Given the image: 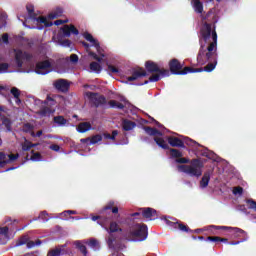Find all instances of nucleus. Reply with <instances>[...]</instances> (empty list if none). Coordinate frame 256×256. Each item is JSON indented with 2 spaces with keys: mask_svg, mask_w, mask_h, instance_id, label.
Instances as JSON below:
<instances>
[{
  "mask_svg": "<svg viewBox=\"0 0 256 256\" xmlns=\"http://www.w3.org/2000/svg\"><path fill=\"white\" fill-rule=\"evenodd\" d=\"M0 121H2V125L6 127V131L8 133H11V131H13V128H12L13 122H11V119H9L8 117L0 113Z\"/></svg>",
  "mask_w": 256,
  "mask_h": 256,
  "instance_id": "6ab92c4d",
  "label": "nucleus"
},
{
  "mask_svg": "<svg viewBox=\"0 0 256 256\" xmlns=\"http://www.w3.org/2000/svg\"><path fill=\"white\" fill-rule=\"evenodd\" d=\"M62 33L64 37H71V33L73 35H79V30L75 27V25H64L62 28Z\"/></svg>",
  "mask_w": 256,
  "mask_h": 256,
  "instance_id": "dca6fc26",
  "label": "nucleus"
},
{
  "mask_svg": "<svg viewBox=\"0 0 256 256\" xmlns=\"http://www.w3.org/2000/svg\"><path fill=\"white\" fill-rule=\"evenodd\" d=\"M7 69H9V64L0 63V71H7Z\"/></svg>",
  "mask_w": 256,
  "mask_h": 256,
  "instance_id": "0e129e2a",
  "label": "nucleus"
},
{
  "mask_svg": "<svg viewBox=\"0 0 256 256\" xmlns=\"http://www.w3.org/2000/svg\"><path fill=\"white\" fill-rule=\"evenodd\" d=\"M54 111L51 110V108L44 106L38 111V115L40 117H51L53 115Z\"/></svg>",
  "mask_w": 256,
  "mask_h": 256,
  "instance_id": "393cba45",
  "label": "nucleus"
},
{
  "mask_svg": "<svg viewBox=\"0 0 256 256\" xmlns=\"http://www.w3.org/2000/svg\"><path fill=\"white\" fill-rule=\"evenodd\" d=\"M59 43L62 47H71V40L69 39L59 40Z\"/></svg>",
  "mask_w": 256,
  "mask_h": 256,
  "instance_id": "3c124183",
  "label": "nucleus"
},
{
  "mask_svg": "<svg viewBox=\"0 0 256 256\" xmlns=\"http://www.w3.org/2000/svg\"><path fill=\"white\" fill-rule=\"evenodd\" d=\"M149 235L147 225L136 224L130 231L124 234L126 241H145Z\"/></svg>",
  "mask_w": 256,
  "mask_h": 256,
  "instance_id": "20e7f679",
  "label": "nucleus"
},
{
  "mask_svg": "<svg viewBox=\"0 0 256 256\" xmlns=\"http://www.w3.org/2000/svg\"><path fill=\"white\" fill-rule=\"evenodd\" d=\"M54 89L59 91L60 93H68L69 89H71V82L67 79L60 78L56 80L54 83Z\"/></svg>",
  "mask_w": 256,
  "mask_h": 256,
  "instance_id": "9b49d317",
  "label": "nucleus"
},
{
  "mask_svg": "<svg viewBox=\"0 0 256 256\" xmlns=\"http://www.w3.org/2000/svg\"><path fill=\"white\" fill-rule=\"evenodd\" d=\"M108 233H123V229L119 227V224L115 221L110 222L109 228H106Z\"/></svg>",
  "mask_w": 256,
  "mask_h": 256,
  "instance_id": "b1692460",
  "label": "nucleus"
},
{
  "mask_svg": "<svg viewBox=\"0 0 256 256\" xmlns=\"http://www.w3.org/2000/svg\"><path fill=\"white\" fill-rule=\"evenodd\" d=\"M145 68L148 71V73H157L153 74L152 76L149 77V80L144 81L141 85H147L149 81L151 83H157V81L161 80V77H169V70L165 68H159L157 63L148 60L145 63Z\"/></svg>",
  "mask_w": 256,
  "mask_h": 256,
  "instance_id": "7ed1b4c3",
  "label": "nucleus"
},
{
  "mask_svg": "<svg viewBox=\"0 0 256 256\" xmlns=\"http://www.w3.org/2000/svg\"><path fill=\"white\" fill-rule=\"evenodd\" d=\"M108 71H110V73H119V68L113 65H108Z\"/></svg>",
  "mask_w": 256,
  "mask_h": 256,
  "instance_id": "052dcab7",
  "label": "nucleus"
},
{
  "mask_svg": "<svg viewBox=\"0 0 256 256\" xmlns=\"http://www.w3.org/2000/svg\"><path fill=\"white\" fill-rule=\"evenodd\" d=\"M92 221H100L101 223H108L109 218L104 217V216H93Z\"/></svg>",
  "mask_w": 256,
  "mask_h": 256,
  "instance_id": "09e8293b",
  "label": "nucleus"
},
{
  "mask_svg": "<svg viewBox=\"0 0 256 256\" xmlns=\"http://www.w3.org/2000/svg\"><path fill=\"white\" fill-rule=\"evenodd\" d=\"M9 234V227H0V235H8Z\"/></svg>",
  "mask_w": 256,
  "mask_h": 256,
  "instance_id": "13d9d810",
  "label": "nucleus"
},
{
  "mask_svg": "<svg viewBox=\"0 0 256 256\" xmlns=\"http://www.w3.org/2000/svg\"><path fill=\"white\" fill-rule=\"evenodd\" d=\"M209 181H211V172L207 171L200 180V187L202 189L207 188L209 186Z\"/></svg>",
  "mask_w": 256,
  "mask_h": 256,
  "instance_id": "412c9836",
  "label": "nucleus"
},
{
  "mask_svg": "<svg viewBox=\"0 0 256 256\" xmlns=\"http://www.w3.org/2000/svg\"><path fill=\"white\" fill-rule=\"evenodd\" d=\"M191 3H193L194 11L196 13H203V3L201 0H191Z\"/></svg>",
  "mask_w": 256,
  "mask_h": 256,
  "instance_id": "c756f323",
  "label": "nucleus"
},
{
  "mask_svg": "<svg viewBox=\"0 0 256 256\" xmlns=\"http://www.w3.org/2000/svg\"><path fill=\"white\" fill-rule=\"evenodd\" d=\"M86 97H88L91 106L96 109L103 107V105H107V98L97 92H87Z\"/></svg>",
  "mask_w": 256,
  "mask_h": 256,
  "instance_id": "6e6552de",
  "label": "nucleus"
},
{
  "mask_svg": "<svg viewBox=\"0 0 256 256\" xmlns=\"http://www.w3.org/2000/svg\"><path fill=\"white\" fill-rule=\"evenodd\" d=\"M107 211H111L114 215L119 213V207L115 206V201H109L104 208L102 209V213H107Z\"/></svg>",
  "mask_w": 256,
  "mask_h": 256,
  "instance_id": "a211bd4d",
  "label": "nucleus"
},
{
  "mask_svg": "<svg viewBox=\"0 0 256 256\" xmlns=\"http://www.w3.org/2000/svg\"><path fill=\"white\" fill-rule=\"evenodd\" d=\"M81 45H83L84 49H86L87 53L91 51V45L85 41H80Z\"/></svg>",
  "mask_w": 256,
  "mask_h": 256,
  "instance_id": "bf43d9fd",
  "label": "nucleus"
},
{
  "mask_svg": "<svg viewBox=\"0 0 256 256\" xmlns=\"http://www.w3.org/2000/svg\"><path fill=\"white\" fill-rule=\"evenodd\" d=\"M115 241H117V236L113 233H109L108 239H107V244L109 247H113Z\"/></svg>",
  "mask_w": 256,
  "mask_h": 256,
  "instance_id": "a19ab883",
  "label": "nucleus"
},
{
  "mask_svg": "<svg viewBox=\"0 0 256 256\" xmlns=\"http://www.w3.org/2000/svg\"><path fill=\"white\" fill-rule=\"evenodd\" d=\"M176 163H180L181 165L178 166V171L181 173H186V175H189L190 177H201L203 175V162L198 159H192L189 160V158H177ZM187 163H190V165H185Z\"/></svg>",
  "mask_w": 256,
  "mask_h": 256,
  "instance_id": "f03ea898",
  "label": "nucleus"
},
{
  "mask_svg": "<svg viewBox=\"0 0 256 256\" xmlns=\"http://www.w3.org/2000/svg\"><path fill=\"white\" fill-rule=\"evenodd\" d=\"M137 127V124L131 120H123L122 129L124 131H133Z\"/></svg>",
  "mask_w": 256,
  "mask_h": 256,
  "instance_id": "4be33fe9",
  "label": "nucleus"
},
{
  "mask_svg": "<svg viewBox=\"0 0 256 256\" xmlns=\"http://www.w3.org/2000/svg\"><path fill=\"white\" fill-rule=\"evenodd\" d=\"M63 16V8H56V10L48 15L50 19H57Z\"/></svg>",
  "mask_w": 256,
  "mask_h": 256,
  "instance_id": "473e14b6",
  "label": "nucleus"
},
{
  "mask_svg": "<svg viewBox=\"0 0 256 256\" xmlns=\"http://www.w3.org/2000/svg\"><path fill=\"white\" fill-rule=\"evenodd\" d=\"M88 247H91L94 251H99L101 249V245L99 244V241L95 238L90 239L87 242Z\"/></svg>",
  "mask_w": 256,
  "mask_h": 256,
  "instance_id": "c85d7f7f",
  "label": "nucleus"
},
{
  "mask_svg": "<svg viewBox=\"0 0 256 256\" xmlns=\"http://www.w3.org/2000/svg\"><path fill=\"white\" fill-rule=\"evenodd\" d=\"M47 69H51V62L49 60H44L36 64L35 71L38 75H47V73H49Z\"/></svg>",
  "mask_w": 256,
  "mask_h": 256,
  "instance_id": "f8f14e48",
  "label": "nucleus"
},
{
  "mask_svg": "<svg viewBox=\"0 0 256 256\" xmlns=\"http://www.w3.org/2000/svg\"><path fill=\"white\" fill-rule=\"evenodd\" d=\"M203 157H207L208 159H213L215 153L211 152V151H205L202 153Z\"/></svg>",
  "mask_w": 256,
  "mask_h": 256,
  "instance_id": "5fc2aeb1",
  "label": "nucleus"
},
{
  "mask_svg": "<svg viewBox=\"0 0 256 256\" xmlns=\"http://www.w3.org/2000/svg\"><path fill=\"white\" fill-rule=\"evenodd\" d=\"M234 195H243V187L237 186L233 188Z\"/></svg>",
  "mask_w": 256,
  "mask_h": 256,
  "instance_id": "8fccbe9b",
  "label": "nucleus"
},
{
  "mask_svg": "<svg viewBox=\"0 0 256 256\" xmlns=\"http://www.w3.org/2000/svg\"><path fill=\"white\" fill-rule=\"evenodd\" d=\"M32 19L34 21H37V23H42L45 27L53 26V22L47 21V18L45 16H40V17L35 16V18H32Z\"/></svg>",
  "mask_w": 256,
  "mask_h": 256,
  "instance_id": "cd10ccee",
  "label": "nucleus"
},
{
  "mask_svg": "<svg viewBox=\"0 0 256 256\" xmlns=\"http://www.w3.org/2000/svg\"><path fill=\"white\" fill-rule=\"evenodd\" d=\"M170 155H171L172 159H179V158L183 157V152L179 151L178 149H175V148H170Z\"/></svg>",
  "mask_w": 256,
  "mask_h": 256,
  "instance_id": "e433bc0d",
  "label": "nucleus"
},
{
  "mask_svg": "<svg viewBox=\"0 0 256 256\" xmlns=\"http://www.w3.org/2000/svg\"><path fill=\"white\" fill-rule=\"evenodd\" d=\"M11 95H13L14 99H18V97H21V90L17 87H13L10 90Z\"/></svg>",
  "mask_w": 256,
  "mask_h": 256,
  "instance_id": "49530a36",
  "label": "nucleus"
},
{
  "mask_svg": "<svg viewBox=\"0 0 256 256\" xmlns=\"http://www.w3.org/2000/svg\"><path fill=\"white\" fill-rule=\"evenodd\" d=\"M90 69L95 73H101V71L103 70V67H101V64H99L98 62H91Z\"/></svg>",
  "mask_w": 256,
  "mask_h": 256,
  "instance_id": "4c0bfd02",
  "label": "nucleus"
},
{
  "mask_svg": "<svg viewBox=\"0 0 256 256\" xmlns=\"http://www.w3.org/2000/svg\"><path fill=\"white\" fill-rule=\"evenodd\" d=\"M202 21L198 31L200 49L197 55V61L205 65V72L211 73L217 67V16L208 12Z\"/></svg>",
  "mask_w": 256,
  "mask_h": 256,
  "instance_id": "f257e3e1",
  "label": "nucleus"
},
{
  "mask_svg": "<svg viewBox=\"0 0 256 256\" xmlns=\"http://www.w3.org/2000/svg\"><path fill=\"white\" fill-rule=\"evenodd\" d=\"M53 121L57 125H67V119H65L63 116H56L54 117Z\"/></svg>",
  "mask_w": 256,
  "mask_h": 256,
  "instance_id": "ea45409f",
  "label": "nucleus"
},
{
  "mask_svg": "<svg viewBox=\"0 0 256 256\" xmlns=\"http://www.w3.org/2000/svg\"><path fill=\"white\" fill-rule=\"evenodd\" d=\"M212 227H214L215 229H233L234 233H236V235H240L241 237H245V235H247V232H245L241 228H231L227 226H212Z\"/></svg>",
  "mask_w": 256,
  "mask_h": 256,
  "instance_id": "5701e85b",
  "label": "nucleus"
},
{
  "mask_svg": "<svg viewBox=\"0 0 256 256\" xmlns=\"http://www.w3.org/2000/svg\"><path fill=\"white\" fill-rule=\"evenodd\" d=\"M74 245L76 248H78V251L82 253V255L87 256L89 255V251H87V246L81 243V241H75Z\"/></svg>",
  "mask_w": 256,
  "mask_h": 256,
  "instance_id": "bb28decb",
  "label": "nucleus"
},
{
  "mask_svg": "<svg viewBox=\"0 0 256 256\" xmlns=\"http://www.w3.org/2000/svg\"><path fill=\"white\" fill-rule=\"evenodd\" d=\"M24 131H25L26 133H28V131H33V125H31V124H29V123H26V124L24 125Z\"/></svg>",
  "mask_w": 256,
  "mask_h": 256,
  "instance_id": "e2e57ef3",
  "label": "nucleus"
},
{
  "mask_svg": "<svg viewBox=\"0 0 256 256\" xmlns=\"http://www.w3.org/2000/svg\"><path fill=\"white\" fill-rule=\"evenodd\" d=\"M78 133H87V131H91L93 126H91V122H81L77 125Z\"/></svg>",
  "mask_w": 256,
  "mask_h": 256,
  "instance_id": "aec40b11",
  "label": "nucleus"
},
{
  "mask_svg": "<svg viewBox=\"0 0 256 256\" xmlns=\"http://www.w3.org/2000/svg\"><path fill=\"white\" fill-rule=\"evenodd\" d=\"M15 51V61L17 67H23V61H31L33 59V54L29 52H23L22 50H14Z\"/></svg>",
  "mask_w": 256,
  "mask_h": 256,
  "instance_id": "9d476101",
  "label": "nucleus"
},
{
  "mask_svg": "<svg viewBox=\"0 0 256 256\" xmlns=\"http://www.w3.org/2000/svg\"><path fill=\"white\" fill-rule=\"evenodd\" d=\"M154 141L161 149H169V144L163 138L155 137Z\"/></svg>",
  "mask_w": 256,
  "mask_h": 256,
  "instance_id": "7c9ffc66",
  "label": "nucleus"
},
{
  "mask_svg": "<svg viewBox=\"0 0 256 256\" xmlns=\"http://www.w3.org/2000/svg\"><path fill=\"white\" fill-rule=\"evenodd\" d=\"M141 77H147V71H145L143 68L134 70L132 75L127 78V81H137V79H141Z\"/></svg>",
  "mask_w": 256,
  "mask_h": 256,
  "instance_id": "f3484780",
  "label": "nucleus"
},
{
  "mask_svg": "<svg viewBox=\"0 0 256 256\" xmlns=\"http://www.w3.org/2000/svg\"><path fill=\"white\" fill-rule=\"evenodd\" d=\"M131 217H136V219H143V210L140 209V212L132 213Z\"/></svg>",
  "mask_w": 256,
  "mask_h": 256,
  "instance_id": "603ef678",
  "label": "nucleus"
},
{
  "mask_svg": "<svg viewBox=\"0 0 256 256\" xmlns=\"http://www.w3.org/2000/svg\"><path fill=\"white\" fill-rule=\"evenodd\" d=\"M49 149H51V151H55L56 153H58V151H61V146L57 144H52L50 145Z\"/></svg>",
  "mask_w": 256,
  "mask_h": 256,
  "instance_id": "6e6d98bb",
  "label": "nucleus"
},
{
  "mask_svg": "<svg viewBox=\"0 0 256 256\" xmlns=\"http://www.w3.org/2000/svg\"><path fill=\"white\" fill-rule=\"evenodd\" d=\"M65 247H67V244L58 245L54 249L49 250L47 253V256L67 255L68 252H67V249H65Z\"/></svg>",
  "mask_w": 256,
  "mask_h": 256,
  "instance_id": "ddd939ff",
  "label": "nucleus"
},
{
  "mask_svg": "<svg viewBox=\"0 0 256 256\" xmlns=\"http://www.w3.org/2000/svg\"><path fill=\"white\" fill-rule=\"evenodd\" d=\"M29 241V237L22 236L19 238V240L16 242V247H21V245H27Z\"/></svg>",
  "mask_w": 256,
  "mask_h": 256,
  "instance_id": "37998d69",
  "label": "nucleus"
},
{
  "mask_svg": "<svg viewBox=\"0 0 256 256\" xmlns=\"http://www.w3.org/2000/svg\"><path fill=\"white\" fill-rule=\"evenodd\" d=\"M33 147H37V144H33L27 139H25L24 143H22V151H31Z\"/></svg>",
  "mask_w": 256,
  "mask_h": 256,
  "instance_id": "2f4dec72",
  "label": "nucleus"
},
{
  "mask_svg": "<svg viewBox=\"0 0 256 256\" xmlns=\"http://www.w3.org/2000/svg\"><path fill=\"white\" fill-rule=\"evenodd\" d=\"M169 69L172 75H187L188 73H203L205 71V67L193 68L186 66L183 68V64L176 58L170 60Z\"/></svg>",
  "mask_w": 256,
  "mask_h": 256,
  "instance_id": "39448f33",
  "label": "nucleus"
},
{
  "mask_svg": "<svg viewBox=\"0 0 256 256\" xmlns=\"http://www.w3.org/2000/svg\"><path fill=\"white\" fill-rule=\"evenodd\" d=\"M43 156H41V153L39 152H36L35 153V150H32V156H31V161H41Z\"/></svg>",
  "mask_w": 256,
  "mask_h": 256,
  "instance_id": "de8ad7c7",
  "label": "nucleus"
},
{
  "mask_svg": "<svg viewBox=\"0 0 256 256\" xmlns=\"http://www.w3.org/2000/svg\"><path fill=\"white\" fill-rule=\"evenodd\" d=\"M17 159H19V154H6V161H8V164L14 163Z\"/></svg>",
  "mask_w": 256,
  "mask_h": 256,
  "instance_id": "79ce46f5",
  "label": "nucleus"
},
{
  "mask_svg": "<svg viewBox=\"0 0 256 256\" xmlns=\"http://www.w3.org/2000/svg\"><path fill=\"white\" fill-rule=\"evenodd\" d=\"M101 141H103V136H101V134H96L92 137L80 139V142L86 143V145H95Z\"/></svg>",
  "mask_w": 256,
  "mask_h": 256,
  "instance_id": "4468645a",
  "label": "nucleus"
},
{
  "mask_svg": "<svg viewBox=\"0 0 256 256\" xmlns=\"http://www.w3.org/2000/svg\"><path fill=\"white\" fill-rule=\"evenodd\" d=\"M246 203L248 205V209H252V211H255L256 212V201L249 198V199H246Z\"/></svg>",
  "mask_w": 256,
  "mask_h": 256,
  "instance_id": "a18cd8bd",
  "label": "nucleus"
},
{
  "mask_svg": "<svg viewBox=\"0 0 256 256\" xmlns=\"http://www.w3.org/2000/svg\"><path fill=\"white\" fill-rule=\"evenodd\" d=\"M63 23H69V20H56L54 22V25L59 26V25H63Z\"/></svg>",
  "mask_w": 256,
  "mask_h": 256,
  "instance_id": "338daca9",
  "label": "nucleus"
},
{
  "mask_svg": "<svg viewBox=\"0 0 256 256\" xmlns=\"http://www.w3.org/2000/svg\"><path fill=\"white\" fill-rule=\"evenodd\" d=\"M47 215H49L47 213V211H42L40 214H39V219H42L43 221H49V219H47Z\"/></svg>",
  "mask_w": 256,
  "mask_h": 256,
  "instance_id": "4d7b16f0",
  "label": "nucleus"
},
{
  "mask_svg": "<svg viewBox=\"0 0 256 256\" xmlns=\"http://www.w3.org/2000/svg\"><path fill=\"white\" fill-rule=\"evenodd\" d=\"M5 165H8L7 154L5 152H0V169H3Z\"/></svg>",
  "mask_w": 256,
  "mask_h": 256,
  "instance_id": "58836bf2",
  "label": "nucleus"
},
{
  "mask_svg": "<svg viewBox=\"0 0 256 256\" xmlns=\"http://www.w3.org/2000/svg\"><path fill=\"white\" fill-rule=\"evenodd\" d=\"M117 135H119V132L117 130H114L112 132V135L109 136V139H111L112 141H115V137H117Z\"/></svg>",
  "mask_w": 256,
  "mask_h": 256,
  "instance_id": "69168bd1",
  "label": "nucleus"
},
{
  "mask_svg": "<svg viewBox=\"0 0 256 256\" xmlns=\"http://www.w3.org/2000/svg\"><path fill=\"white\" fill-rule=\"evenodd\" d=\"M83 37L84 39H86V41H89V43H91L92 47H95L97 53L99 54L98 56L95 52L89 51L88 55L92 57L95 61H98V63H101L103 61V57H105V54L101 53V44H99V41L97 39H94L93 35H91V33L89 32H84Z\"/></svg>",
  "mask_w": 256,
  "mask_h": 256,
  "instance_id": "423d86ee",
  "label": "nucleus"
},
{
  "mask_svg": "<svg viewBox=\"0 0 256 256\" xmlns=\"http://www.w3.org/2000/svg\"><path fill=\"white\" fill-rule=\"evenodd\" d=\"M167 141L170 145V147H181V148H185V143L186 145H188L189 147H195V145H198L193 139L186 137L183 140H181L180 138H177L175 136H169L167 138Z\"/></svg>",
  "mask_w": 256,
  "mask_h": 256,
  "instance_id": "0eeeda50",
  "label": "nucleus"
},
{
  "mask_svg": "<svg viewBox=\"0 0 256 256\" xmlns=\"http://www.w3.org/2000/svg\"><path fill=\"white\" fill-rule=\"evenodd\" d=\"M171 220L165 218L166 224L169 225V227H173L174 229H179V231H182L183 233H193V230L189 228V226L183 224V222L178 221L176 218H171Z\"/></svg>",
  "mask_w": 256,
  "mask_h": 256,
  "instance_id": "1a4fd4ad",
  "label": "nucleus"
},
{
  "mask_svg": "<svg viewBox=\"0 0 256 256\" xmlns=\"http://www.w3.org/2000/svg\"><path fill=\"white\" fill-rule=\"evenodd\" d=\"M64 215H77V211L75 210H68L63 212Z\"/></svg>",
  "mask_w": 256,
  "mask_h": 256,
  "instance_id": "774afa93",
  "label": "nucleus"
},
{
  "mask_svg": "<svg viewBox=\"0 0 256 256\" xmlns=\"http://www.w3.org/2000/svg\"><path fill=\"white\" fill-rule=\"evenodd\" d=\"M70 61L71 63H78L79 62V56L77 54H71L70 55Z\"/></svg>",
  "mask_w": 256,
  "mask_h": 256,
  "instance_id": "864d4df0",
  "label": "nucleus"
},
{
  "mask_svg": "<svg viewBox=\"0 0 256 256\" xmlns=\"http://www.w3.org/2000/svg\"><path fill=\"white\" fill-rule=\"evenodd\" d=\"M26 10L28 11L30 19H35V17H37V13H35V6H33L32 4H27Z\"/></svg>",
  "mask_w": 256,
  "mask_h": 256,
  "instance_id": "72a5a7b5",
  "label": "nucleus"
},
{
  "mask_svg": "<svg viewBox=\"0 0 256 256\" xmlns=\"http://www.w3.org/2000/svg\"><path fill=\"white\" fill-rule=\"evenodd\" d=\"M2 41H3V43H5V45H9V34L4 33L2 35Z\"/></svg>",
  "mask_w": 256,
  "mask_h": 256,
  "instance_id": "680f3d73",
  "label": "nucleus"
},
{
  "mask_svg": "<svg viewBox=\"0 0 256 256\" xmlns=\"http://www.w3.org/2000/svg\"><path fill=\"white\" fill-rule=\"evenodd\" d=\"M144 131L151 137H155V135H162L161 131H159L157 128H152L151 126H144Z\"/></svg>",
  "mask_w": 256,
  "mask_h": 256,
  "instance_id": "a878e982",
  "label": "nucleus"
},
{
  "mask_svg": "<svg viewBox=\"0 0 256 256\" xmlns=\"http://www.w3.org/2000/svg\"><path fill=\"white\" fill-rule=\"evenodd\" d=\"M143 219H155L157 217V210L153 208H141Z\"/></svg>",
  "mask_w": 256,
  "mask_h": 256,
  "instance_id": "2eb2a0df",
  "label": "nucleus"
},
{
  "mask_svg": "<svg viewBox=\"0 0 256 256\" xmlns=\"http://www.w3.org/2000/svg\"><path fill=\"white\" fill-rule=\"evenodd\" d=\"M43 242L41 240L29 241L26 243L28 249H33V247L41 245Z\"/></svg>",
  "mask_w": 256,
  "mask_h": 256,
  "instance_id": "c03bdc74",
  "label": "nucleus"
},
{
  "mask_svg": "<svg viewBox=\"0 0 256 256\" xmlns=\"http://www.w3.org/2000/svg\"><path fill=\"white\" fill-rule=\"evenodd\" d=\"M206 241H212L213 243H217V242H222V243H227V241H229L227 238H221L219 236H208L206 238Z\"/></svg>",
  "mask_w": 256,
  "mask_h": 256,
  "instance_id": "c9c22d12",
  "label": "nucleus"
},
{
  "mask_svg": "<svg viewBox=\"0 0 256 256\" xmlns=\"http://www.w3.org/2000/svg\"><path fill=\"white\" fill-rule=\"evenodd\" d=\"M108 105H110L111 109H125V105H123V103L117 102V100H110Z\"/></svg>",
  "mask_w": 256,
  "mask_h": 256,
  "instance_id": "f704fd0d",
  "label": "nucleus"
}]
</instances>
